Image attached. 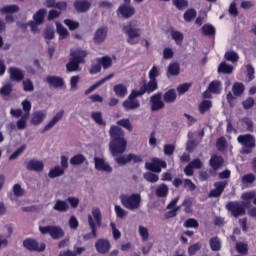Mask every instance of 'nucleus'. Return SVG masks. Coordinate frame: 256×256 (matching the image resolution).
<instances>
[{
	"label": "nucleus",
	"instance_id": "obj_3",
	"mask_svg": "<svg viewBox=\"0 0 256 256\" xmlns=\"http://www.w3.org/2000/svg\"><path fill=\"white\" fill-rule=\"evenodd\" d=\"M120 201L123 207L130 211H137L141 207V195L139 194L122 195L120 196Z\"/></svg>",
	"mask_w": 256,
	"mask_h": 256
},
{
	"label": "nucleus",
	"instance_id": "obj_4",
	"mask_svg": "<svg viewBox=\"0 0 256 256\" xmlns=\"http://www.w3.org/2000/svg\"><path fill=\"white\" fill-rule=\"evenodd\" d=\"M123 32L128 36V43L130 45H137L139 37H141V30L137 28L135 21H131L128 25L123 27Z\"/></svg>",
	"mask_w": 256,
	"mask_h": 256
},
{
	"label": "nucleus",
	"instance_id": "obj_30",
	"mask_svg": "<svg viewBox=\"0 0 256 256\" xmlns=\"http://www.w3.org/2000/svg\"><path fill=\"white\" fill-rule=\"evenodd\" d=\"M181 71L179 63H170L167 69V77H177Z\"/></svg>",
	"mask_w": 256,
	"mask_h": 256
},
{
	"label": "nucleus",
	"instance_id": "obj_14",
	"mask_svg": "<svg viewBox=\"0 0 256 256\" xmlns=\"http://www.w3.org/2000/svg\"><path fill=\"white\" fill-rule=\"evenodd\" d=\"M94 165L96 171H103L104 173H111L113 171V167H111L104 158L95 157Z\"/></svg>",
	"mask_w": 256,
	"mask_h": 256
},
{
	"label": "nucleus",
	"instance_id": "obj_11",
	"mask_svg": "<svg viewBox=\"0 0 256 256\" xmlns=\"http://www.w3.org/2000/svg\"><path fill=\"white\" fill-rule=\"evenodd\" d=\"M150 107L151 111H161L165 107L162 93H156L150 97Z\"/></svg>",
	"mask_w": 256,
	"mask_h": 256
},
{
	"label": "nucleus",
	"instance_id": "obj_27",
	"mask_svg": "<svg viewBox=\"0 0 256 256\" xmlns=\"http://www.w3.org/2000/svg\"><path fill=\"white\" fill-rule=\"evenodd\" d=\"M113 77H115L114 74H109L108 76L104 77L100 81L96 82L94 85H92L90 88H88L85 91V95H89L90 93H93V91H95V89H97L98 87H101V85H103V83H105L106 81H109L110 79H113Z\"/></svg>",
	"mask_w": 256,
	"mask_h": 256
},
{
	"label": "nucleus",
	"instance_id": "obj_41",
	"mask_svg": "<svg viewBox=\"0 0 256 256\" xmlns=\"http://www.w3.org/2000/svg\"><path fill=\"white\" fill-rule=\"evenodd\" d=\"M210 249L212 251H221V239L219 237H213L209 241Z\"/></svg>",
	"mask_w": 256,
	"mask_h": 256
},
{
	"label": "nucleus",
	"instance_id": "obj_54",
	"mask_svg": "<svg viewBox=\"0 0 256 256\" xmlns=\"http://www.w3.org/2000/svg\"><path fill=\"white\" fill-rule=\"evenodd\" d=\"M25 149H27V145L24 144L20 146L15 152L12 153V155L9 157V160L15 161V159H17V157H19V155H21L23 151H25Z\"/></svg>",
	"mask_w": 256,
	"mask_h": 256
},
{
	"label": "nucleus",
	"instance_id": "obj_57",
	"mask_svg": "<svg viewBox=\"0 0 256 256\" xmlns=\"http://www.w3.org/2000/svg\"><path fill=\"white\" fill-rule=\"evenodd\" d=\"M13 194L15 197H23L25 195V189H23L21 185L15 184L13 186Z\"/></svg>",
	"mask_w": 256,
	"mask_h": 256
},
{
	"label": "nucleus",
	"instance_id": "obj_18",
	"mask_svg": "<svg viewBox=\"0 0 256 256\" xmlns=\"http://www.w3.org/2000/svg\"><path fill=\"white\" fill-rule=\"evenodd\" d=\"M158 83L157 80H149L148 83H144L140 90H137V92L141 95H145V93L151 94L154 91H157Z\"/></svg>",
	"mask_w": 256,
	"mask_h": 256
},
{
	"label": "nucleus",
	"instance_id": "obj_5",
	"mask_svg": "<svg viewBox=\"0 0 256 256\" xmlns=\"http://www.w3.org/2000/svg\"><path fill=\"white\" fill-rule=\"evenodd\" d=\"M103 221V216L101 215V210L99 208H93L92 213L88 215V223L91 231H94L95 235V229H99L101 227Z\"/></svg>",
	"mask_w": 256,
	"mask_h": 256
},
{
	"label": "nucleus",
	"instance_id": "obj_43",
	"mask_svg": "<svg viewBox=\"0 0 256 256\" xmlns=\"http://www.w3.org/2000/svg\"><path fill=\"white\" fill-rule=\"evenodd\" d=\"M224 57L226 61H231V63H237L239 61V54L235 51H227Z\"/></svg>",
	"mask_w": 256,
	"mask_h": 256
},
{
	"label": "nucleus",
	"instance_id": "obj_35",
	"mask_svg": "<svg viewBox=\"0 0 256 256\" xmlns=\"http://www.w3.org/2000/svg\"><path fill=\"white\" fill-rule=\"evenodd\" d=\"M155 195L160 198L166 197L169 195V186L166 184H160L155 190Z\"/></svg>",
	"mask_w": 256,
	"mask_h": 256
},
{
	"label": "nucleus",
	"instance_id": "obj_25",
	"mask_svg": "<svg viewBox=\"0 0 256 256\" xmlns=\"http://www.w3.org/2000/svg\"><path fill=\"white\" fill-rule=\"evenodd\" d=\"M46 82H48L50 87H55V89H59V87H63V85H65L63 78L57 76L46 77Z\"/></svg>",
	"mask_w": 256,
	"mask_h": 256
},
{
	"label": "nucleus",
	"instance_id": "obj_20",
	"mask_svg": "<svg viewBox=\"0 0 256 256\" xmlns=\"http://www.w3.org/2000/svg\"><path fill=\"white\" fill-rule=\"evenodd\" d=\"M64 115V110H60L58 113H56L54 117L43 128V133H45L46 131H51V129H53V127L56 126L59 123V121L63 119Z\"/></svg>",
	"mask_w": 256,
	"mask_h": 256
},
{
	"label": "nucleus",
	"instance_id": "obj_60",
	"mask_svg": "<svg viewBox=\"0 0 256 256\" xmlns=\"http://www.w3.org/2000/svg\"><path fill=\"white\" fill-rule=\"evenodd\" d=\"M139 235L142 237V241H147L149 239V230L144 226H139Z\"/></svg>",
	"mask_w": 256,
	"mask_h": 256
},
{
	"label": "nucleus",
	"instance_id": "obj_33",
	"mask_svg": "<svg viewBox=\"0 0 256 256\" xmlns=\"http://www.w3.org/2000/svg\"><path fill=\"white\" fill-rule=\"evenodd\" d=\"M62 175H65V170L61 166H55L48 173L50 179H56V177H61Z\"/></svg>",
	"mask_w": 256,
	"mask_h": 256
},
{
	"label": "nucleus",
	"instance_id": "obj_62",
	"mask_svg": "<svg viewBox=\"0 0 256 256\" xmlns=\"http://www.w3.org/2000/svg\"><path fill=\"white\" fill-rule=\"evenodd\" d=\"M247 244L243 243V242H239L236 244V251H238L239 253H241V255H247Z\"/></svg>",
	"mask_w": 256,
	"mask_h": 256
},
{
	"label": "nucleus",
	"instance_id": "obj_22",
	"mask_svg": "<svg viewBox=\"0 0 256 256\" xmlns=\"http://www.w3.org/2000/svg\"><path fill=\"white\" fill-rule=\"evenodd\" d=\"M47 117V111L38 110L32 114L30 123L31 125H41Z\"/></svg>",
	"mask_w": 256,
	"mask_h": 256
},
{
	"label": "nucleus",
	"instance_id": "obj_6",
	"mask_svg": "<svg viewBox=\"0 0 256 256\" xmlns=\"http://www.w3.org/2000/svg\"><path fill=\"white\" fill-rule=\"evenodd\" d=\"M109 150L112 157H117V155H123L127 151V140H115L110 141Z\"/></svg>",
	"mask_w": 256,
	"mask_h": 256
},
{
	"label": "nucleus",
	"instance_id": "obj_16",
	"mask_svg": "<svg viewBox=\"0 0 256 256\" xmlns=\"http://www.w3.org/2000/svg\"><path fill=\"white\" fill-rule=\"evenodd\" d=\"M23 245L25 249H28V251H45V244L39 243L37 240L28 239L23 242Z\"/></svg>",
	"mask_w": 256,
	"mask_h": 256
},
{
	"label": "nucleus",
	"instance_id": "obj_13",
	"mask_svg": "<svg viewBox=\"0 0 256 256\" xmlns=\"http://www.w3.org/2000/svg\"><path fill=\"white\" fill-rule=\"evenodd\" d=\"M8 73H9V79L13 83H21V81L25 79V71L17 67L8 68Z\"/></svg>",
	"mask_w": 256,
	"mask_h": 256
},
{
	"label": "nucleus",
	"instance_id": "obj_12",
	"mask_svg": "<svg viewBox=\"0 0 256 256\" xmlns=\"http://www.w3.org/2000/svg\"><path fill=\"white\" fill-rule=\"evenodd\" d=\"M95 249L101 255H107L111 251V242L109 239L100 238L95 242Z\"/></svg>",
	"mask_w": 256,
	"mask_h": 256
},
{
	"label": "nucleus",
	"instance_id": "obj_61",
	"mask_svg": "<svg viewBox=\"0 0 256 256\" xmlns=\"http://www.w3.org/2000/svg\"><path fill=\"white\" fill-rule=\"evenodd\" d=\"M148 77L153 81H157V77H159V68H157V66H153L149 71Z\"/></svg>",
	"mask_w": 256,
	"mask_h": 256
},
{
	"label": "nucleus",
	"instance_id": "obj_10",
	"mask_svg": "<svg viewBox=\"0 0 256 256\" xmlns=\"http://www.w3.org/2000/svg\"><path fill=\"white\" fill-rule=\"evenodd\" d=\"M145 168L148 171H153V173H161V169H167V162L159 158H154L151 162H146Z\"/></svg>",
	"mask_w": 256,
	"mask_h": 256
},
{
	"label": "nucleus",
	"instance_id": "obj_50",
	"mask_svg": "<svg viewBox=\"0 0 256 256\" xmlns=\"http://www.w3.org/2000/svg\"><path fill=\"white\" fill-rule=\"evenodd\" d=\"M116 123L120 127H124V129H127V131H133V125H131V121L129 119H121L118 120Z\"/></svg>",
	"mask_w": 256,
	"mask_h": 256
},
{
	"label": "nucleus",
	"instance_id": "obj_47",
	"mask_svg": "<svg viewBox=\"0 0 256 256\" xmlns=\"http://www.w3.org/2000/svg\"><path fill=\"white\" fill-rule=\"evenodd\" d=\"M113 157L118 165H127V163H130L129 154L128 155L119 154Z\"/></svg>",
	"mask_w": 256,
	"mask_h": 256
},
{
	"label": "nucleus",
	"instance_id": "obj_8",
	"mask_svg": "<svg viewBox=\"0 0 256 256\" xmlns=\"http://www.w3.org/2000/svg\"><path fill=\"white\" fill-rule=\"evenodd\" d=\"M39 231L42 235H50L52 239H61L62 237H65V232L59 226H40Z\"/></svg>",
	"mask_w": 256,
	"mask_h": 256
},
{
	"label": "nucleus",
	"instance_id": "obj_51",
	"mask_svg": "<svg viewBox=\"0 0 256 256\" xmlns=\"http://www.w3.org/2000/svg\"><path fill=\"white\" fill-rule=\"evenodd\" d=\"M110 227L112 229V235H113L114 241H119V239H121V231L117 229V225L115 224V222H111Z\"/></svg>",
	"mask_w": 256,
	"mask_h": 256
},
{
	"label": "nucleus",
	"instance_id": "obj_38",
	"mask_svg": "<svg viewBox=\"0 0 256 256\" xmlns=\"http://www.w3.org/2000/svg\"><path fill=\"white\" fill-rule=\"evenodd\" d=\"M211 107H213V103L211 101L203 100L199 104V112L201 113V115H204L205 113H207V111H209V109H211Z\"/></svg>",
	"mask_w": 256,
	"mask_h": 256
},
{
	"label": "nucleus",
	"instance_id": "obj_58",
	"mask_svg": "<svg viewBox=\"0 0 256 256\" xmlns=\"http://www.w3.org/2000/svg\"><path fill=\"white\" fill-rule=\"evenodd\" d=\"M202 33L207 36L215 35V27L212 25H204L202 27Z\"/></svg>",
	"mask_w": 256,
	"mask_h": 256
},
{
	"label": "nucleus",
	"instance_id": "obj_21",
	"mask_svg": "<svg viewBox=\"0 0 256 256\" xmlns=\"http://www.w3.org/2000/svg\"><path fill=\"white\" fill-rule=\"evenodd\" d=\"M118 13L124 18L129 19L133 17L135 13V7L131 6V4H122L118 8Z\"/></svg>",
	"mask_w": 256,
	"mask_h": 256
},
{
	"label": "nucleus",
	"instance_id": "obj_42",
	"mask_svg": "<svg viewBox=\"0 0 256 256\" xmlns=\"http://www.w3.org/2000/svg\"><path fill=\"white\" fill-rule=\"evenodd\" d=\"M209 91L210 93H215L216 95H219V93H221V82L217 80L211 82L209 85Z\"/></svg>",
	"mask_w": 256,
	"mask_h": 256
},
{
	"label": "nucleus",
	"instance_id": "obj_24",
	"mask_svg": "<svg viewBox=\"0 0 256 256\" xmlns=\"http://www.w3.org/2000/svg\"><path fill=\"white\" fill-rule=\"evenodd\" d=\"M214 187L215 189L210 191L208 197H221V193H223L227 187V182H216Z\"/></svg>",
	"mask_w": 256,
	"mask_h": 256
},
{
	"label": "nucleus",
	"instance_id": "obj_29",
	"mask_svg": "<svg viewBox=\"0 0 256 256\" xmlns=\"http://www.w3.org/2000/svg\"><path fill=\"white\" fill-rule=\"evenodd\" d=\"M209 163L210 167H212L214 171H217L219 167L223 166V157L214 154L211 156Z\"/></svg>",
	"mask_w": 256,
	"mask_h": 256
},
{
	"label": "nucleus",
	"instance_id": "obj_2",
	"mask_svg": "<svg viewBox=\"0 0 256 256\" xmlns=\"http://www.w3.org/2000/svg\"><path fill=\"white\" fill-rule=\"evenodd\" d=\"M237 141L242 145V149L240 150L242 155L253 153V149L256 147L255 136L251 134L239 135Z\"/></svg>",
	"mask_w": 256,
	"mask_h": 256
},
{
	"label": "nucleus",
	"instance_id": "obj_37",
	"mask_svg": "<svg viewBox=\"0 0 256 256\" xmlns=\"http://www.w3.org/2000/svg\"><path fill=\"white\" fill-rule=\"evenodd\" d=\"M19 7L15 4L13 5H6L0 9V13L2 15H9L11 13H18Z\"/></svg>",
	"mask_w": 256,
	"mask_h": 256
},
{
	"label": "nucleus",
	"instance_id": "obj_15",
	"mask_svg": "<svg viewBox=\"0 0 256 256\" xmlns=\"http://www.w3.org/2000/svg\"><path fill=\"white\" fill-rule=\"evenodd\" d=\"M27 171H35L36 173H41L45 169V163L41 160H29L25 163Z\"/></svg>",
	"mask_w": 256,
	"mask_h": 256
},
{
	"label": "nucleus",
	"instance_id": "obj_26",
	"mask_svg": "<svg viewBox=\"0 0 256 256\" xmlns=\"http://www.w3.org/2000/svg\"><path fill=\"white\" fill-rule=\"evenodd\" d=\"M54 211H58V213H66V211H69V204H67V201L57 199L53 206Z\"/></svg>",
	"mask_w": 256,
	"mask_h": 256
},
{
	"label": "nucleus",
	"instance_id": "obj_17",
	"mask_svg": "<svg viewBox=\"0 0 256 256\" xmlns=\"http://www.w3.org/2000/svg\"><path fill=\"white\" fill-rule=\"evenodd\" d=\"M226 209L232 213L234 217L245 215V207L237 202H230L226 205Z\"/></svg>",
	"mask_w": 256,
	"mask_h": 256
},
{
	"label": "nucleus",
	"instance_id": "obj_31",
	"mask_svg": "<svg viewBox=\"0 0 256 256\" xmlns=\"http://www.w3.org/2000/svg\"><path fill=\"white\" fill-rule=\"evenodd\" d=\"M74 7L76 11L85 13V11H89V9H91V3L89 1H76L74 3Z\"/></svg>",
	"mask_w": 256,
	"mask_h": 256
},
{
	"label": "nucleus",
	"instance_id": "obj_59",
	"mask_svg": "<svg viewBox=\"0 0 256 256\" xmlns=\"http://www.w3.org/2000/svg\"><path fill=\"white\" fill-rule=\"evenodd\" d=\"M24 91L31 92L35 90V86L30 79H26L22 82Z\"/></svg>",
	"mask_w": 256,
	"mask_h": 256
},
{
	"label": "nucleus",
	"instance_id": "obj_52",
	"mask_svg": "<svg viewBox=\"0 0 256 256\" xmlns=\"http://www.w3.org/2000/svg\"><path fill=\"white\" fill-rule=\"evenodd\" d=\"M197 17V12L194 9H189L184 13V20L189 22Z\"/></svg>",
	"mask_w": 256,
	"mask_h": 256
},
{
	"label": "nucleus",
	"instance_id": "obj_45",
	"mask_svg": "<svg viewBox=\"0 0 256 256\" xmlns=\"http://www.w3.org/2000/svg\"><path fill=\"white\" fill-rule=\"evenodd\" d=\"M91 117L97 125H107V122L103 120V114L101 112H92Z\"/></svg>",
	"mask_w": 256,
	"mask_h": 256
},
{
	"label": "nucleus",
	"instance_id": "obj_23",
	"mask_svg": "<svg viewBox=\"0 0 256 256\" xmlns=\"http://www.w3.org/2000/svg\"><path fill=\"white\" fill-rule=\"evenodd\" d=\"M177 203H179V196L174 198L167 206V209H171L169 212H167L166 217L168 219H171V217L177 216V211L181 209V206H177Z\"/></svg>",
	"mask_w": 256,
	"mask_h": 256
},
{
	"label": "nucleus",
	"instance_id": "obj_56",
	"mask_svg": "<svg viewBox=\"0 0 256 256\" xmlns=\"http://www.w3.org/2000/svg\"><path fill=\"white\" fill-rule=\"evenodd\" d=\"M216 147L218 151H225V149H227V140L225 137H221L217 140Z\"/></svg>",
	"mask_w": 256,
	"mask_h": 256
},
{
	"label": "nucleus",
	"instance_id": "obj_44",
	"mask_svg": "<svg viewBox=\"0 0 256 256\" xmlns=\"http://www.w3.org/2000/svg\"><path fill=\"white\" fill-rule=\"evenodd\" d=\"M56 27L60 39H67L69 37V31L63 25L56 23Z\"/></svg>",
	"mask_w": 256,
	"mask_h": 256
},
{
	"label": "nucleus",
	"instance_id": "obj_32",
	"mask_svg": "<svg viewBox=\"0 0 256 256\" xmlns=\"http://www.w3.org/2000/svg\"><path fill=\"white\" fill-rule=\"evenodd\" d=\"M29 119V113H24L20 119L16 122V127L19 131L27 129V121Z\"/></svg>",
	"mask_w": 256,
	"mask_h": 256
},
{
	"label": "nucleus",
	"instance_id": "obj_49",
	"mask_svg": "<svg viewBox=\"0 0 256 256\" xmlns=\"http://www.w3.org/2000/svg\"><path fill=\"white\" fill-rule=\"evenodd\" d=\"M218 73H233V66L222 62L218 67Z\"/></svg>",
	"mask_w": 256,
	"mask_h": 256
},
{
	"label": "nucleus",
	"instance_id": "obj_53",
	"mask_svg": "<svg viewBox=\"0 0 256 256\" xmlns=\"http://www.w3.org/2000/svg\"><path fill=\"white\" fill-rule=\"evenodd\" d=\"M184 227H186L187 229H197V227H199V222L193 218H190L186 220V222L184 223Z\"/></svg>",
	"mask_w": 256,
	"mask_h": 256
},
{
	"label": "nucleus",
	"instance_id": "obj_48",
	"mask_svg": "<svg viewBox=\"0 0 256 256\" xmlns=\"http://www.w3.org/2000/svg\"><path fill=\"white\" fill-rule=\"evenodd\" d=\"M243 91H245V86L243 85V83H235L233 85V88H232V93L236 96V97H239Z\"/></svg>",
	"mask_w": 256,
	"mask_h": 256
},
{
	"label": "nucleus",
	"instance_id": "obj_9",
	"mask_svg": "<svg viewBox=\"0 0 256 256\" xmlns=\"http://www.w3.org/2000/svg\"><path fill=\"white\" fill-rule=\"evenodd\" d=\"M45 15H47V10L45 9H40L33 15V21L28 23L33 33H39L38 25H42V23L45 21Z\"/></svg>",
	"mask_w": 256,
	"mask_h": 256
},
{
	"label": "nucleus",
	"instance_id": "obj_36",
	"mask_svg": "<svg viewBox=\"0 0 256 256\" xmlns=\"http://www.w3.org/2000/svg\"><path fill=\"white\" fill-rule=\"evenodd\" d=\"M113 91L117 97H125L127 95V86L123 84H117L114 86Z\"/></svg>",
	"mask_w": 256,
	"mask_h": 256
},
{
	"label": "nucleus",
	"instance_id": "obj_55",
	"mask_svg": "<svg viewBox=\"0 0 256 256\" xmlns=\"http://www.w3.org/2000/svg\"><path fill=\"white\" fill-rule=\"evenodd\" d=\"M144 179L149 181V183H157V181H159V175L153 174L152 172H147L144 174Z\"/></svg>",
	"mask_w": 256,
	"mask_h": 256
},
{
	"label": "nucleus",
	"instance_id": "obj_34",
	"mask_svg": "<svg viewBox=\"0 0 256 256\" xmlns=\"http://www.w3.org/2000/svg\"><path fill=\"white\" fill-rule=\"evenodd\" d=\"M164 103H175L177 99V92L174 89L168 90L163 95Z\"/></svg>",
	"mask_w": 256,
	"mask_h": 256
},
{
	"label": "nucleus",
	"instance_id": "obj_63",
	"mask_svg": "<svg viewBox=\"0 0 256 256\" xmlns=\"http://www.w3.org/2000/svg\"><path fill=\"white\" fill-rule=\"evenodd\" d=\"M172 3L177 9L180 10L187 8V6L189 5L187 3V0H172Z\"/></svg>",
	"mask_w": 256,
	"mask_h": 256
},
{
	"label": "nucleus",
	"instance_id": "obj_64",
	"mask_svg": "<svg viewBox=\"0 0 256 256\" xmlns=\"http://www.w3.org/2000/svg\"><path fill=\"white\" fill-rule=\"evenodd\" d=\"M114 209L119 219H123V217H127V211H125V209H123L121 206L116 205Z\"/></svg>",
	"mask_w": 256,
	"mask_h": 256
},
{
	"label": "nucleus",
	"instance_id": "obj_1",
	"mask_svg": "<svg viewBox=\"0 0 256 256\" xmlns=\"http://www.w3.org/2000/svg\"><path fill=\"white\" fill-rule=\"evenodd\" d=\"M85 57H87V52L85 50H72L69 62L66 64L67 72L73 73L75 71H81V67H79V65H81V63H85Z\"/></svg>",
	"mask_w": 256,
	"mask_h": 256
},
{
	"label": "nucleus",
	"instance_id": "obj_28",
	"mask_svg": "<svg viewBox=\"0 0 256 256\" xmlns=\"http://www.w3.org/2000/svg\"><path fill=\"white\" fill-rule=\"evenodd\" d=\"M107 39V28H99L94 34V42L99 44Z\"/></svg>",
	"mask_w": 256,
	"mask_h": 256
},
{
	"label": "nucleus",
	"instance_id": "obj_7",
	"mask_svg": "<svg viewBox=\"0 0 256 256\" xmlns=\"http://www.w3.org/2000/svg\"><path fill=\"white\" fill-rule=\"evenodd\" d=\"M137 97H141V94L137 90H132L128 98L123 102V107L127 111H133V109H139L141 103L137 100Z\"/></svg>",
	"mask_w": 256,
	"mask_h": 256
},
{
	"label": "nucleus",
	"instance_id": "obj_39",
	"mask_svg": "<svg viewBox=\"0 0 256 256\" xmlns=\"http://www.w3.org/2000/svg\"><path fill=\"white\" fill-rule=\"evenodd\" d=\"M170 35H171L173 41H175L176 45H181L183 43V39H184L183 33L179 32L177 30H172L170 32Z\"/></svg>",
	"mask_w": 256,
	"mask_h": 256
},
{
	"label": "nucleus",
	"instance_id": "obj_46",
	"mask_svg": "<svg viewBox=\"0 0 256 256\" xmlns=\"http://www.w3.org/2000/svg\"><path fill=\"white\" fill-rule=\"evenodd\" d=\"M84 161H87V158L82 154H77L70 159L72 165H83Z\"/></svg>",
	"mask_w": 256,
	"mask_h": 256
},
{
	"label": "nucleus",
	"instance_id": "obj_19",
	"mask_svg": "<svg viewBox=\"0 0 256 256\" xmlns=\"http://www.w3.org/2000/svg\"><path fill=\"white\" fill-rule=\"evenodd\" d=\"M109 135L111 141H121V139H125V132L119 126L112 125L109 130Z\"/></svg>",
	"mask_w": 256,
	"mask_h": 256
},
{
	"label": "nucleus",
	"instance_id": "obj_40",
	"mask_svg": "<svg viewBox=\"0 0 256 256\" xmlns=\"http://www.w3.org/2000/svg\"><path fill=\"white\" fill-rule=\"evenodd\" d=\"M97 62L103 67V69H109L111 65H113V60L109 56H104L102 58H98Z\"/></svg>",
	"mask_w": 256,
	"mask_h": 256
}]
</instances>
